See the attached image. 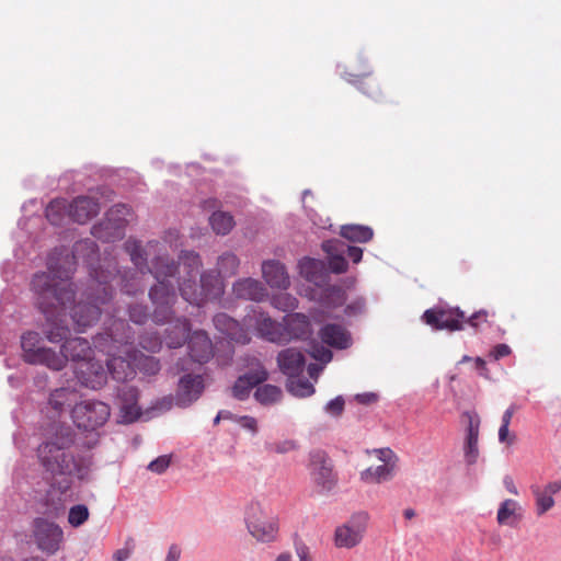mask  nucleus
Masks as SVG:
<instances>
[{"label":"nucleus","mask_w":561,"mask_h":561,"mask_svg":"<svg viewBox=\"0 0 561 561\" xmlns=\"http://www.w3.org/2000/svg\"><path fill=\"white\" fill-rule=\"evenodd\" d=\"M125 251L130 256L138 272L121 274L102 267L94 270L91 274V293L87 295V301H79L70 307V316L77 325L78 331L96 322L101 314V306L112 298V285L115 282L127 295H136L144 291L140 282L147 268L157 279V284L149 290V297L154 305L152 319L156 323H164L173 317L172 306L176 300L175 283L183 299L191 305L202 306L208 300L219 298L224 293V285L220 277H231L237 274L240 260L231 253L226 252L218 257L217 274L207 271L201 274L199 283L196 276L202 267L198 253L183 251L179 256L180 263L175 264L170 257L160 252L158 241H149L144 249L137 240L129 239L124 244Z\"/></svg>","instance_id":"obj_1"},{"label":"nucleus","mask_w":561,"mask_h":561,"mask_svg":"<svg viewBox=\"0 0 561 561\" xmlns=\"http://www.w3.org/2000/svg\"><path fill=\"white\" fill-rule=\"evenodd\" d=\"M73 257L67 254L56 259L50 254L47 260L48 272L37 273L32 280V289L36 295V304L46 316L44 334L50 343H60L61 351L67 360L77 364L92 357V347L88 340L82 337L68 339L70 330L64 324L62 311L73 302L75 293L69 279L73 273Z\"/></svg>","instance_id":"obj_2"},{"label":"nucleus","mask_w":561,"mask_h":561,"mask_svg":"<svg viewBox=\"0 0 561 561\" xmlns=\"http://www.w3.org/2000/svg\"><path fill=\"white\" fill-rule=\"evenodd\" d=\"M75 434L69 426L58 427L37 447V458L44 471L59 484L62 492L71 484V478L83 480L92 465L91 457H76L72 453Z\"/></svg>","instance_id":"obj_3"},{"label":"nucleus","mask_w":561,"mask_h":561,"mask_svg":"<svg viewBox=\"0 0 561 561\" xmlns=\"http://www.w3.org/2000/svg\"><path fill=\"white\" fill-rule=\"evenodd\" d=\"M133 341L134 333L123 319H114L105 332L94 337V347L108 356L107 370L116 381L133 378L139 365Z\"/></svg>","instance_id":"obj_4"},{"label":"nucleus","mask_w":561,"mask_h":561,"mask_svg":"<svg viewBox=\"0 0 561 561\" xmlns=\"http://www.w3.org/2000/svg\"><path fill=\"white\" fill-rule=\"evenodd\" d=\"M489 312L479 310L470 317L458 307H434L425 310L422 320L434 330H447L450 332L463 330L465 323L478 329L480 323L486 322Z\"/></svg>","instance_id":"obj_5"},{"label":"nucleus","mask_w":561,"mask_h":561,"mask_svg":"<svg viewBox=\"0 0 561 561\" xmlns=\"http://www.w3.org/2000/svg\"><path fill=\"white\" fill-rule=\"evenodd\" d=\"M110 415V405L99 400H82L71 409V419L75 425L85 432H93L102 427Z\"/></svg>","instance_id":"obj_6"},{"label":"nucleus","mask_w":561,"mask_h":561,"mask_svg":"<svg viewBox=\"0 0 561 561\" xmlns=\"http://www.w3.org/2000/svg\"><path fill=\"white\" fill-rule=\"evenodd\" d=\"M245 524L249 533L262 542L273 541L278 533V524L257 501L249 503L245 510Z\"/></svg>","instance_id":"obj_7"},{"label":"nucleus","mask_w":561,"mask_h":561,"mask_svg":"<svg viewBox=\"0 0 561 561\" xmlns=\"http://www.w3.org/2000/svg\"><path fill=\"white\" fill-rule=\"evenodd\" d=\"M130 208L124 204L114 205L106 213L105 218L91 229L94 238L103 242H114L123 239L125 228L129 221Z\"/></svg>","instance_id":"obj_8"},{"label":"nucleus","mask_w":561,"mask_h":561,"mask_svg":"<svg viewBox=\"0 0 561 561\" xmlns=\"http://www.w3.org/2000/svg\"><path fill=\"white\" fill-rule=\"evenodd\" d=\"M310 477L319 494H329L337 485V474L332 461L324 451L318 450L310 455Z\"/></svg>","instance_id":"obj_9"},{"label":"nucleus","mask_w":561,"mask_h":561,"mask_svg":"<svg viewBox=\"0 0 561 561\" xmlns=\"http://www.w3.org/2000/svg\"><path fill=\"white\" fill-rule=\"evenodd\" d=\"M244 323L249 328H254L260 337L271 343H287V333L284 325L273 320L266 312L253 309L244 317Z\"/></svg>","instance_id":"obj_10"},{"label":"nucleus","mask_w":561,"mask_h":561,"mask_svg":"<svg viewBox=\"0 0 561 561\" xmlns=\"http://www.w3.org/2000/svg\"><path fill=\"white\" fill-rule=\"evenodd\" d=\"M368 516L365 513L353 515L346 523L336 527L334 531V545L337 548L351 549L362 541Z\"/></svg>","instance_id":"obj_11"},{"label":"nucleus","mask_w":561,"mask_h":561,"mask_svg":"<svg viewBox=\"0 0 561 561\" xmlns=\"http://www.w3.org/2000/svg\"><path fill=\"white\" fill-rule=\"evenodd\" d=\"M34 537L42 551L54 554L60 548L64 533L57 524L39 517L34 520Z\"/></svg>","instance_id":"obj_12"},{"label":"nucleus","mask_w":561,"mask_h":561,"mask_svg":"<svg viewBox=\"0 0 561 561\" xmlns=\"http://www.w3.org/2000/svg\"><path fill=\"white\" fill-rule=\"evenodd\" d=\"M76 376L81 385L91 389H100L106 383L107 374L101 363L90 357L75 369Z\"/></svg>","instance_id":"obj_13"},{"label":"nucleus","mask_w":561,"mask_h":561,"mask_svg":"<svg viewBox=\"0 0 561 561\" xmlns=\"http://www.w3.org/2000/svg\"><path fill=\"white\" fill-rule=\"evenodd\" d=\"M267 378V370L261 362L255 360L254 367L236 380L232 387V396L238 400H244L249 397L252 388L264 382Z\"/></svg>","instance_id":"obj_14"},{"label":"nucleus","mask_w":561,"mask_h":561,"mask_svg":"<svg viewBox=\"0 0 561 561\" xmlns=\"http://www.w3.org/2000/svg\"><path fill=\"white\" fill-rule=\"evenodd\" d=\"M215 328L230 341L245 345L251 341L247 324H240L227 313H218L214 317Z\"/></svg>","instance_id":"obj_15"},{"label":"nucleus","mask_w":561,"mask_h":561,"mask_svg":"<svg viewBox=\"0 0 561 561\" xmlns=\"http://www.w3.org/2000/svg\"><path fill=\"white\" fill-rule=\"evenodd\" d=\"M204 390V380L201 375H184L179 381L176 404L187 407L196 401Z\"/></svg>","instance_id":"obj_16"},{"label":"nucleus","mask_w":561,"mask_h":561,"mask_svg":"<svg viewBox=\"0 0 561 561\" xmlns=\"http://www.w3.org/2000/svg\"><path fill=\"white\" fill-rule=\"evenodd\" d=\"M463 417L468 420L467 434L463 446L465 460L468 465L477 462L479 457L480 417L474 412H465Z\"/></svg>","instance_id":"obj_17"},{"label":"nucleus","mask_w":561,"mask_h":561,"mask_svg":"<svg viewBox=\"0 0 561 561\" xmlns=\"http://www.w3.org/2000/svg\"><path fill=\"white\" fill-rule=\"evenodd\" d=\"M100 213V204L90 196H78L69 203V217L82 225Z\"/></svg>","instance_id":"obj_18"},{"label":"nucleus","mask_w":561,"mask_h":561,"mask_svg":"<svg viewBox=\"0 0 561 561\" xmlns=\"http://www.w3.org/2000/svg\"><path fill=\"white\" fill-rule=\"evenodd\" d=\"M262 277L272 288L287 289L290 286L286 267L277 260H267L262 263Z\"/></svg>","instance_id":"obj_19"},{"label":"nucleus","mask_w":561,"mask_h":561,"mask_svg":"<svg viewBox=\"0 0 561 561\" xmlns=\"http://www.w3.org/2000/svg\"><path fill=\"white\" fill-rule=\"evenodd\" d=\"M118 398L122 402L121 413L124 422L131 423L141 415V409L138 407V390L133 386H123L118 390Z\"/></svg>","instance_id":"obj_20"},{"label":"nucleus","mask_w":561,"mask_h":561,"mask_svg":"<svg viewBox=\"0 0 561 561\" xmlns=\"http://www.w3.org/2000/svg\"><path fill=\"white\" fill-rule=\"evenodd\" d=\"M190 356L199 364L208 362L213 357V344L207 333L195 331L187 342Z\"/></svg>","instance_id":"obj_21"},{"label":"nucleus","mask_w":561,"mask_h":561,"mask_svg":"<svg viewBox=\"0 0 561 561\" xmlns=\"http://www.w3.org/2000/svg\"><path fill=\"white\" fill-rule=\"evenodd\" d=\"M232 290L237 298L245 300L262 301L267 297L265 286L251 277L238 279L233 284Z\"/></svg>","instance_id":"obj_22"},{"label":"nucleus","mask_w":561,"mask_h":561,"mask_svg":"<svg viewBox=\"0 0 561 561\" xmlns=\"http://www.w3.org/2000/svg\"><path fill=\"white\" fill-rule=\"evenodd\" d=\"M283 325L285 332L288 334L287 342L291 339H308L312 334L309 318L300 312L285 316Z\"/></svg>","instance_id":"obj_23"},{"label":"nucleus","mask_w":561,"mask_h":561,"mask_svg":"<svg viewBox=\"0 0 561 561\" xmlns=\"http://www.w3.org/2000/svg\"><path fill=\"white\" fill-rule=\"evenodd\" d=\"M305 356L296 348H286L278 353L277 364L280 371L288 377H297L305 367Z\"/></svg>","instance_id":"obj_24"},{"label":"nucleus","mask_w":561,"mask_h":561,"mask_svg":"<svg viewBox=\"0 0 561 561\" xmlns=\"http://www.w3.org/2000/svg\"><path fill=\"white\" fill-rule=\"evenodd\" d=\"M319 336L324 344L340 350L347 348L352 343L348 331L336 323L324 325L320 330Z\"/></svg>","instance_id":"obj_25"},{"label":"nucleus","mask_w":561,"mask_h":561,"mask_svg":"<svg viewBox=\"0 0 561 561\" xmlns=\"http://www.w3.org/2000/svg\"><path fill=\"white\" fill-rule=\"evenodd\" d=\"M323 251L329 255V267L333 273L346 272L348 263L344 257V243L337 240H329L322 244Z\"/></svg>","instance_id":"obj_26"},{"label":"nucleus","mask_w":561,"mask_h":561,"mask_svg":"<svg viewBox=\"0 0 561 561\" xmlns=\"http://www.w3.org/2000/svg\"><path fill=\"white\" fill-rule=\"evenodd\" d=\"M523 518L520 506L515 500L506 499L500 504L496 514L499 525L516 527Z\"/></svg>","instance_id":"obj_27"},{"label":"nucleus","mask_w":561,"mask_h":561,"mask_svg":"<svg viewBox=\"0 0 561 561\" xmlns=\"http://www.w3.org/2000/svg\"><path fill=\"white\" fill-rule=\"evenodd\" d=\"M66 363L67 358L64 356L62 351L57 353L50 347H43L36 356L33 355L30 364L44 365L53 370H61Z\"/></svg>","instance_id":"obj_28"},{"label":"nucleus","mask_w":561,"mask_h":561,"mask_svg":"<svg viewBox=\"0 0 561 561\" xmlns=\"http://www.w3.org/2000/svg\"><path fill=\"white\" fill-rule=\"evenodd\" d=\"M394 463H382L377 467H369L360 472V480L365 483H382L390 481L393 477Z\"/></svg>","instance_id":"obj_29"},{"label":"nucleus","mask_w":561,"mask_h":561,"mask_svg":"<svg viewBox=\"0 0 561 561\" xmlns=\"http://www.w3.org/2000/svg\"><path fill=\"white\" fill-rule=\"evenodd\" d=\"M300 274L310 283L319 285L324 280L327 273L321 261L305 257L299 262Z\"/></svg>","instance_id":"obj_30"},{"label":"nucleus","mask_w":561,"mask_h":561,"mask_svg":"<svg viewBox=\"0 0 561 561\" xmlns=\"http://www.w3.org/2000/svg\"><path fill=\"white\" fill-rule=\"evenodd\" d=\"M190 331V321L185 318L178 319L173 328L170 331L168 330L164 342L170 348L180 347L188 337Z\"/></svg>","instance_id":"obj_31"},{"label":"nucleus","mask_w":561,"mask_h":561,"mask_svg":"<svg viewBox=\"0 0 561 561\" xmlns=\"http://www.w3.org/2000/svg\"><path fill=\"white\" fill-rule=\"evenodd\" d=\"M353 79H348L350 82L354 83L363 93L371 98L375 101H379L382 98L380 84L376 78L370 77V73H363L360 76L351 75Z\"/></svg>","instance_id":"obj_32"},{"label":"nucleus","mask_w":561,"mask_h":561,"mask_svg":"<svg viewBox=\"0 0 561 561\" xmlns=\"http://www.w3.org/2000/svg\"><path fill=\"white\" fill-rule=\"evenodd\" d=\"M340 234L348 241L365 243L373 239L374 231L364 225H344L341 227Z\"/></svg>","instance_id":"obj_33"},{"label":"nucleus","mask_w":561,"mask_h":561,"mask_svg":"<svg viewBox=\"0 0 561 561\" xmlns=\"http://www.w3.org/2000/svg\"><path fill=\"white\" fill-rule=\"evenodd\" d=\"M346 301L345 290L336 285H330L322 289L320 302L327 308H337Z\"/></svg>","instance_id":"obj_34"},{"label":"nucleus","mask_w":561,"mask_h":561,"mask_svg":"<svg viewBox=\"0 0 561 561\" xmlns=\"http://www.w3.org/2000/svg\"><path fill=\"white\" fill-rule=\"evenodd\" d=\"M66 216H69V203L65 198L54 199L46 207V218L51 225H61Z\"/></svg>","instance_id":"obj_35"},{"label":"nucleus","mask_w":561,"mask_h":561,"mask_svg":"<svg viewBox=\"0 0 561 561\" xmlns=\"http://www.w3.org/2000/svg\"><path fill=\"white\" fill-rule=\"evenodd\" d=\"M42 337L37 332L28 331L21 336V347L23 351V359L26 363H31V358L36 356L38 352L44 347L41 346Z\"/></svg>","instance_id":"obj_36"},{"label":"nucleus","mask_w":561,"mask_h":561,"mask_svg":"<svg viewBox=\"0 0 561 561\" xmlns=\"http://www.w3.org/2000/svg\"><path fill=\"white\" fill-rule=\"evenodd\" d=\"M75 396L73 390L59 388L50 393L48 403L57 414H61L66 408L70 407Z\"/></svg>","instance_id":"obj_37"},{"label":"nucleus","mask_w":561,"mask_h":561,"mask_svg":"<svg viewBox=\"0 0 561 561\" xmlns=\"http://www.w3.org/2000/svg\"><path fill=\"white\" fill-rule=\"evenodd\" d=\"M282 396V389L270 383L257 387L254 392L255 400L263 405H271L279 402Z\"/></svg>","instance_id":"obj_38"},{"label":"nucleus","mask_w":561,"mask_h":561,"mask_svg":"<svg viewBox=\"0 0 561 561\" xmlns=\"http://www.w3.org/2000/svg\"><path fill=\"white\" fill-rule=\"evenodd\" d=\"M209 224L217 234H228L234 226L233 217L229 213L215 211L209 217Z\"/></svg>","instance_id":"obj_39"},{"label":"nucleus","mask_w":561,"mask_h":561,"mask_svg":"<svg viewBox=\"0 0 561 561\" xmlns=\"http://www.w3.org/2000/svg\"><path fill=\"white\" fill-rule=\"evenodd\" d=\"M531 492L535 496L536 514L538 516H542L554 506V499L543 488L533 485Z\"/></svg>","instance_id":"obj_40"},{"label":"nucleus","mask_w":561,"mask_h":561,"mask_svg":"<svg viewBox=\"0 0 561 561\" xmlns=\"http://www.w3.org/2000/svg\"><path fill=\"white\" fill-rule=\"evenodd\" d=\"M287 389L296 397H309L314 392L313 385L307 379L289 377Z\"/></svg>","instance_id":"obj_41"},{"label":"nucleus","mask_w":561,"mask_h":561,"mask_svg":"<svg viewBox=\"0 0 561 561\" xmlns=\"http://www.w3.org/2000/svg\"><path fill=\"white\" fill-rule=\"evenodd\" d=\"M271 305L280 311H291L298 307V300L290 294L280 293L274 295L271 299Z\"/></svg>","instance_id":"obj_42"},{"label":"nucleus","mask_w":561,"mask_h":561,"mask_svg":"<svg viewBox=\"0 0 561 561\" xmlns=\"http://www.w3.org/2000/svg\"><path fill=\"white\" fill-rule=\"evenodd\" d=\"M89 518V510L83 504L75 505L70 508L68 522L73 527H79L84 524Z\"/></svg>","instance_id":"obj_43"},{"label":"nucleus","mask_w":561,"mask_h":561,"mask_svg":"<svg viewBox=\"0 0 561 561\" xmlns=\"http://www.w3.org/2000/svg\"><path fill=\"white\" fill-rule=\"evenodd\" d=\"M137 363L139 365L136 366V368H139L149 375H154L160 370L159 362L151 356H145L142 354H140V355L137 354Z\"/></svg>","instance_id":"obj_44"},{"label":"nucleus","mask_w":561,"mask_h":561,"mask_svg":"<svg viewBox=\"0 0 561 561\" xmlns=\"http://www.w3.org/2000/svg\"><path fill=\"white\" fill-rule=\"evenodd\" d=\"M139 344L144 350L156 353L160 351L162 341L156 333H147L140 337Z\"/></svg>","instance_id":"obj_45"},{"label":"nucleus","mask_w":561,"mask_h":561,"mask_svg":"<svg viewBox=\"0 0 561 561\" xmlns=\"http://www.w3.org/2000/svg\"><path fill=\"white\" fill-rule=\"evenodd\" d=\"M297 443L293 439H285L276 443L268 444L266 446L268 451L276 454H286L297 449Z\"/></svg>","instance_id":"obj_46"},{"label":"nucleus","mask_w":561,"mask_h":561,"mask_svg":"<svg viewBox=\"0 0 561 561\" xmlns=\"http://www.w3.org/2000/svg\"><path fill=\"white\" fill-rule=\"evenodd\" d=\"M129 318L137 324H142L148 319L147 307L144 305H134L129 307Z\"/></svg>","instance_id":"obj_47"},{"label":"nucleus","mask_w":561,"mask_h":561,"mask_svg":"<svg viewBox=\"0 0 561 561\" xmlns=\"http://www.w3.org/2000/svg\"><path fill=\"white\" fill-rule=\"evenodd\" d=\"M170 463H171V458L167 455H163V456H160L157 459L152 460L148 465V470H150L151 472L161 474L169 468Z\"/></svg>","instance_id":"obj_48"},{"label":"nucleus","mask_w":561,"mask_h":561,"mask_svg":"<svg viewBox=\"0 0 561 561\" xmlns=\"http://www.w3.org/2000/svg\"><path fill=\"white\" fill-rule=\"evenodd\" d=\"M133 550H134L133 539H128L126 541V545L124 548L118 549L114 552L113 559L115 561H125L130 557Z\"/></svg>","instance_id":"obj_49"},{"label":"nucleus","mask_w":561,"mask_h":561,"mask_svg":"<svg viewBox=\"0 0 561 561\" xmlns=\"http://www.w3.org/2000/svg\"><path fill=\"white\" fill-rule=\"evenodd\" d=\"M311 356L324 364L329 363L332 359V352L323 346H314L311 353Z\"/></svg>","instance_id":"obj_50"},{"label":"nucleus","mask_w":561,"mask_h":561,"mask_svg":"<svg viewBox=\"0 0 561 561\" xmlns=\"http://www.w3.org/2000/svg\"><path fill=\"white\" fill-rule=\"evenodd\" d=\"M344 409V400L342 397H336L335 399L328 402L325 405V410L334 415H339L342 413Z\"/></svg>","instance_id":"obj_51"},{"label":"nucleus","mask_w":561,"mask_h":561,"mask_svg":"<svg viewBox=\"0 0 561 561\" xmlns=\"http://www.w3.org/2000/svg\"><path fill=\"white\" fill-rule=\"evenodd\" d=\"M237 422L241 427L252 432L253 434L257 431V422L254 417L249 415L238 416Z\"/></svg>","instance_id":"obj_52"},{"label":"nucleus","mask_w":561,"mask_h":561,"mask_svg":"<svg viewBox=\"0 0 561 561\" xmlns=\"http://www.w3.org/2000/svg\"><path fill=\"white\" fill-rule=\"evenodd\" d=\"M377 458L381 460L383 463H394L396 456L390 448H379L375 449Z\"/></svg>","instance_id":"obj_53"},{"label":"nucleus","mask_w":561,"mask_h":561,"mask_svg":"<svg viewBox=\"0 0 561 561\" xmlns=\"http://www.w3.org/2000/svg\"><path fill=\"white\" fill-rule=\"evenodd\" d=\"M344 254H346L354 263H358L363 257V250L358 247L346 245L344 243Z\"/></svg>","instance_id":"obj_54"},{"label":"nucleus","mask_w":561,"mask_h":561,"mask_svg":"<svg viewBox=\"0 0 561 561\" xmlns=\"http://www.w3.org/2000/svg\"><path fill=\"white\" fill-rule=\"evenodd\" d=\"M510 425L501 424L499 428V440L501 443H506L507 445H512L515 442L516 436L514 434H510L508 430Z\"/></svg>","instance_id":"obj_55"},{"label":"nucleus","mask_w":561,"mask_h":561,"mask_svg":"<svg viewBox=\"0 0 561 561\" xmlns=\"http://www.w3.org/2000/svg\"><path fill=\"white\" fill-rule=\"evenodd\" d=\"M510 353H511V348H510L508 345H506V344H497V345H495L493 347V350H492L490 355L495 360H497V359H500L502 357H505V356L510 355Z\"/></svg>","instance_id":"obj_56"},{"label":"nucleus","mask_w":561,"mask_h":561,"mask_svg":"<svg viewBox=\"0 0 561 561\" xmlns=\"http://www.w3.org/2000/svg\"><path fill=\"white\" fill-rule=\"evenodd\" d=\"M181 557V548L178 545H171L164 561H179Z\"/></svg>","instance_id":"obj_57"},{"label":"nucleus","mask_w":561,"mask_h":561,"mask_svg":"<svg viewBox=\"0 0 561 561\" xmlns=\"http://www.w3.org/2000/svg\"><path fill=\"white\" fill-rule=\"evenodd\" d=\"M356 399L358 402L360 403H364V404H369L371 402H375L377 401V394L376 393H373V392H369V393H363V394H357L356 396Z\"/></svg>","instance_id":"obj_58"},{"label":"nucleus","mask_w":561,"mask_h":561,"mask_svg":"<svg viewBox=\"0 0 561 561\" xmlns=\"http://www.w3.org/2000/svg\"><path fill=\"white\" fill-rule=\"evenodd\" d=\"M543 489L553 497L561 490V480L549 482Z\"/></svg>","instance_id":"obj_59"},{"label":"nucleus","mask_w":561,"mask_h":561,"mask_svg":"<svg viewBox=\"0 0 561 561\" xmlns=\"http://www.w3.org/2000/svg\"><path fill=\"white\" fill-rule=\"evenodd\" d=\"M515 413V408L514 407H510L504 413H503V416H502V424L503 425H510L511 424V421H512V417Z\"/></svg>","instance_id":"obj_60"},{"label":"nucleus","mask_w":561,"mask_h":561,"mask_svg":"<svg viewBox=\"0 0 561 561\" xmlns=\"http://www.w3.org/2000/svg\"><path fill=\"white\" fill-rule=\"evenodd\" d=\"M297 554L299 557V561H311L309 550L306 546L298 547Z\"/></svg>","instance_id":"obj_61"},{"label":"nucleus","mask_w":561,"mask_h":561,"mask_svg":"<svg viewBox=\"0 0 561 561\" xmlns=\"http://www.w3.org/2000/svg\"><path fill=\"white\" fill-rule=\"evenodd\" d=\"M504 484H505L506 490L510 493L515 494V495L518 493L517 488H516L514 481L512 480V478L506 477L504 479Z\"/></svg>","instance_id":"obj_62"},{"label":"nucleus","mask_w":561,"mask_h":561,"mask_svg":"<svg viewBox=\"0 0 561 561\" xmlns=\"http://www.w3.org/2000/svg\"><path fill=\"white\" fill-rule=\"evenodd\" d=\"M219 417L222 420H233L237 422L238 416L233 415L230 411H219Z\"/></svg>","instance_id":"obj_63"},{"label":"nucleus","mask_w":561,"mask_h":561,"mask_svg":"<svg viewBox=\"0 0 561 561\" xmlns=\"http://www.w3.org/2000/svg\"><path fill=\"white\" fill-rule=\"evenodd\" d=\"M308 373H309L310 377L316 378L319 373V367L314 364H310L308 366Z\"/></svg>","instance_id":"obj_64"}]
</instances>
